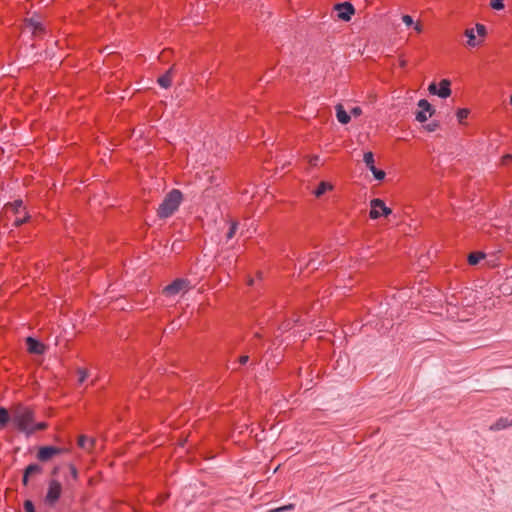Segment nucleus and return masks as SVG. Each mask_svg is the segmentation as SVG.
Listing matches in <instances>:
<instances>
[{
    "label": "nucleus",
    "mask_w": 512,
    "mask_h": 512,
    "mask_svg": "<svg viewBox=\"0 0 512 512\" xmlns=\"http://www.w3.org/2000/svg\"><path fill=\"white\" fill-rule=\"evenodd\" d=\"M336 117L337 120L341 124H348L350 121V115L345 111L344 107L341 104H338L336 107Z\"/></svg>",
    "instance_id": "nucleus-15"
},
{
    "label": "nucleus",
    "mask_w": 512,
    "mask_h": 512,
    "mask_svg": "<svg viewBox=\"0 0 512 512\" xmlns=\"http://www.w3.org/2000/svg\"><path fill=\"white\" fill-rule=\"evenodd\" d=\"M25 471L31 476L33 474H40L42 472V468L38 464H30L26 467Z\"/></svg>",
    "instance_id": "nucleus-24"
},
{
    "label": "nucleus",
    "mask_w": 512,
    "mask_h": 512,
    "mask_svg": "<svg viewBox=\"0 0 512 512\" xmlns=\"http://www.w3.org/2000/svg\"><path fill=\"white\" fill-rule=\"evenodd\" d=\"M413 29L415 30L416 33L420 34L423 32V25L421 22H415L413 24Z\"/></svg>",
    "instance_id": "nucleus-32"
},
{
    "label": "nucleus",
    "mask_w": 512,
    "mask_h": 512,
    "mask_svg": "<svg viewBox=\"0 0 512 512\" xmlns=\"http://www.w3.org/2000/svg\"><path fill=\"white\" fill-rule=\"evenodd\" d=\"M510 104L512 105V95L510 96Z\"/></svg>",
    "instance_id": "nucleus-40"
},
{
    "label": "nucleus",
    "mask_w": 512,
    "mask_h": 512,
    "mask_svg": "<svg viewBox=\"0 0 512 512\" xmlns=\"http://www.w3.org/2000/svg\"><path fill=\"white\" fill-rule=\"evenodd\" d=\"M485 254L483 252H473L468 256V263L470 265L478 264L482 259H484Z\"/></svg>",
    "instance_id": "nucleus-20"
},
{
    "label": "nucleus",
    "mask_w": 512,
    "mask_h": 512,
    "mask_svg": "<svg viewBox=\"0 0 512 512\" xmlns=\"http://www.w3.org/2000/svg\"><path fill=\"white\" fill-rule=\"evenodd\" d=\"M190 289V282L187 279H176L163 289V294L168 297L185 293Z\"/></svg>",
    "instance_id": "nucleus-4"
},
{
    "label": "nucleus",
    "mask_w": 512,
    "mask_h": 512,
    "mask_svg": "<svg viewBox=\"0 0 512 512\" xmlns=\"http://www.w3.org/2000/svg\"><path fill=\"white\" fill-rule=\"evenodd\" d=\"M450 86L451 82L448 79H442L438 85L435 82L429 84L428 91L431 95H437L440 98L446 99L452 93Z\"/></svg>",
    "instance_id": "nucleus-5"
},
{
    "label": "nucleus",
    "mask_w": 512,
    "mask_h": 512,
    "mask_svg": "<svg viewBox=\"0 0 512 512\" xmlns=\"http://www.w3.org/2000/svg\"><path fill=\"white\" fill-rule=\"evenodd\" d=\"M5 213H12L14 215H18L23 213L25 210V207L23 206L22 200H15L11 203H6L4 206Z\"/></svg>",
    "instance_id": "nucleus-12"
},
{
    "label": "nucleus",
    "mask_w": 512,
    "mask_h": 512,
    "mask_svg": "<svg viewBox=\"0 0 512 512\" xmlns=\"http://www.w3.org/2000/svg\"><path fill=\"white\" fill-rule=\"evenodd\" d=\"M77 374L79 384H83L88 377V371L86 369L79 368L77 370Z\"/></svg>",
    "instance_id": "nucleus-28"
},
{
    "label": "nucleus",
    "mask_w": 512,
    "mask_h": 512,
    "mask_svg": "<svg viewBox=\"0 0 512 512\" xmlns=\"http://www.w3.org/2000/svg\"><path fill=\"white\" fill-rule=\"evenodd\" d=\"M369 170L373 173L374 177L377 180L381 181V180H383L385 178L386 174H385V172L383 170H379L375 166L371 167Z\"/></svg>",
    "instance_id": "nucleus-26"
},
{
    "label": "nucleus",
    "mask_w": 512,
    "mask_h": 512,
    "mask_svg": "<svg viewBox=\"0 0 512 512\" xmlns=\"http://www.w3.org/2000/svg\"><path fill=\"white\" fill-rule=\"evenodd\" d=\"M26 345L29 353L41 355L45 352L44 344L32 337L26 339Z\"/></svg>",
    "instance_id": "nucleus-11"
},
{
    "label": "nucleus",
    "mask_w": 512,
    "mask_h": 512,
    "mask_svg": "<svg viewBox=\"0 0 512 512\" xmlns=\"http://www.w3.org/2000/svg\"><path fill=\"white\" fill-rule=\"evenodd\" d=\"M11 421L19 431L27 435L47 428L46 422L35 423L32 409L23 405L13 408Z\"/></svg>",
    "instance_id": "nucleus-1"
},
{
    "label": "nucleus",
    "mask_w": 512,
    "mask_h": 512,
    "mask_svg": "<svg viewBox=\"0 0 512 512\" xmlns=\"http://www.w3.org/2000/svg\"><path fill=\"white\" fill-rule=\"evenodd\" d=\"M429 132H433L435 131L437 128H438V124L433 122V123H430L428 124L426 127H425Z\"/></svg>",
    "instance_id": "nucleus-34"
},
{
    "label": "nucleus",
    "mask_w": 512,
    "mask_h": 512,
    "mask_svg": "<svg viewBox=\"0 0 512 512\" xmlns=\"http://www.w3.org/2000/svg\"><path fill=\"white\" fill-rule=\"evenodd\" d=\"M9 413L7 409L1 407L0 408V429L4 428L7 422L9 421Z\"/></svg>",
    "instance_id": "nucleus-21"
},
{
    "label": "nucleus",
    "mask_w": 512,
    "mask_h": 512,
    "mask_svg": "<svg viewBox=\"0 0 512 512\" xmlns=\"http://www.w3.org/2000/svg\"><path fill=\"white\" fill-rule=\"evenodd\" d=\"M391 213L392 210L385 205L383 200L375 198L370 201L369 216L371 219H378L381 216H388Z\"/></svg>",
    "instance_id": "nucleus-6"
},
{
    "label": "nucleus",
    "mask_w": 512,
    "mask_h": 512,
    "mask_svg": "<svg viewBox=\"0 0 512 512\" xmlns=\"http://www.w3.org/2000/svg\"><path fill=\"white\" fill-rule=\"evenodd\" d=\"M401 19L406 26H413V24L415 23L413 18L407 14L403 15Z\"/></svg>",
    "instance_id": "nucleus-31"
},
{
    "label": "nucleus",
    "mask_w": 512,
    "mask_h": 512,
    "mask_svg": "<svg viewBox=\"0 0 512 512\" xmlns=\"http://www.w3.org/2000/svg\"><path fill=\"white\" fill-rule=\"evenodd\" d=\"M69 469H70V472H71L72 477H73L74 479H76V478H77V476H78V472H77V469L75 468V466H74V465H70V466H69Z\"/></svg>",
    "instance_id": "nucleus-35"
},
{
    "label": "nucleus",
    "mask_w": 512,
    "mask_h": 512,
    "mask_svg": "<svg viewBox=\"0 0 512 512\" xmlns=\"http://www.w3.org/2000/svg\"><path fill=\"white\" fill-rule=\"evenodd\" d=\"M490 1V7L494 10H502L504 9V0H489Z\"/></svg>",
    "instance_id": "nucleus-27"
},
{
    "label": "nucleus",
    "mask_w": 512,
    "mask_h": 512,
    "mask_svg": "<svg viewBox=\"0 0 512 512\" xmlns=\"http://www.w3.org/2000/svg\"><path fill=\"white\" fill-rule=\"evenodd\" d=\"M158 84L167 89L172 84V68H170L164 75L158 78Z\"/></svg>",
    "instance_id": "nucleus-17"
},
{
    "label": "nucleus",
    "mask_w": 512,
    "mask_h": 512,
    "mask_svg": "<svg viewBox=\"0 0 512 512\" xmlns=\"http://www.w3.org/2000/svg\"><path fill=\"white\" fill-rule=\"evenodd\" d=\"M248 359H249V357H248V356H246V355H244V356H241V357L239 358V362H240L241 364H246V363H247V361H248Z\"/></svg>",
    "instance_id": "nucleus-37"
},
{
    "label": "nucleus",
    "mask_w": 512,
    "mask_h": 512,
    "mask_svg": "<svg viewBox=\"0 0 512 512\" xmlns=\"http://www.w3.org/2000/svg\"><path fill=\"white\" fill-rule=\"evenodd\" d=\"M470 111L466 108L458 109L456 116L459 123H463V121L468 117Z\"/></svg>",
    "instance_id": "nucleus-25"
},
{
    "label": "nucleus",
    "mask_w": 512,
    "mask_h": 512,
    "mask_svg": "<svg viewBox=\"0 0 512 512\" xmlns=\"http://www.w3.org/2000/svg\"><path fill=\"white\" fill-rule=\"evenodd\" d=\"M253 284V279H249L248 280V285H252Z\"/></svg>",
    "instance_id": "nucleus-39"
},
{
    "label": "nucleus",
    "mask_w": 512,
    "mask_h": 512,
    "mask_svg": "<svg viewBox=\"0 0 512 512\" xmlns=\"http://www.w3.org/2000/svg\"><path fill=\"white\" fill-rule=\"evenodd\" d=\"M23 507H24V511L25 512H36L35 508H34V504L30 500H26L24 502V506Z\"/></svg>",
    "instance_id": "nucleus-30"
},
{
    "label": "nucleus",
    "mask_w": 512,
    "mask_h": 512,
    "mask_svg": "<svg viewBox=\"0 0 512 512\" xmlns=\"http://www.w3.org/2000/svg\"><path fill=\"white\" fill-rule=\"evenodd\" d=\"M510 426H512L511 420H509L508 418H500L490 427V429L497 431L505 429Z\"/></svg>",
    "instance_id": "nucleus-18"
},
{
    "label": "nucleus",
    "mask_w": 512,
    "mask_h": 512,
    "mask_svg": "<svg viewBox=\"0 0 512 512\" xmlns=\"http://www.w3.org/2000/svg\"><path fill=\"white\" fill-rule=\"evenodd\" d=\"M227 225H228V230L226 232V240L229 241L236 234V231L238 228V223L236 221H228Z\"/></svg>",
    "instance_id": "nucleus-19"
},
{
    "label": "nucleus",
    "mask_w": 512,
    "mask_h": 512,
    "mask_svg": "<svg viewBox=\"0 0 512 512\" xmlns=\"http://www.w3.org/2000/svg\"><path fill=\"white\" fill-rule=\"evenodd\" d=\"M350 113L354 116V117H358L362 114V109L359 107V106H356V107H353L350 111Z\"/></svg>",
    "instance_id": "nucleus-33"
},
{
    "label": "nucleus",
    "mask_w": 512,
    "mask_h": 512,
    "mask_svg": "<svg viewBox=\"0 0 512 512\" xmlns=\"http://www.w3.org/2000/svg\"><path fill=\"white\" fill-rule=\"evenodd\" d=\"M95 444V440L93 438H88L84 435H81L78 438V446L84 450L91 451Z\"/></svg>",
    "instance_id": "nucleus-16"
},
{
    "label": "nucleus",
    "mask_w": 512,
    "mask_h": 512,
    "mask_svg": "<svg viewBox=\"0 0 512 512\" xmlns=\"http://www.w3.org/2000/svg\"><path fill=\"white\" fill-rule=\"evenodd\" d=\"M69 452L67 448H59L54 446H43L40 447L37 453V458L40 461H48L56 455Z\"/></svg>",
    "instance_id": "nucleus-9"
},
{
    "label": "nucleus",
    "mask_w": 512,
    "mask_h": 512,
    "mask_svg": "<svg viewBox=\"0 0 512 512\" xmlns=\"http://www.w3.org/2000/svg\"><path fill=\"white\" fill-rule=\"evenodd\" d=\"M417 106L418 111L416 112L415 118L420 123L426 122L435 113V109L426 99H420Z\"/></svg>",
    "instance_id": "nucleus-8"
},
{
    "label": "nucleus",
    "mask_w": 512,
    "mask_h": 512,
    "mask_svg": "<svg viewBox=\"0 0 512 512\" xmlns=\"http://www.w3.org/2000/svg\"><path fill=\"white\" fill-rule=\"evenodd\" d=\"M406 63H407V62H406V60H405V59H401V60H400V66H401V67H405V66H406Z\"/></svg>",
    "instance_id": "nucleus-38"
},
{
    "label": "nucleus",
    "mask_w": 512,
    "mask_h": 512,
    "mask_svg": "<svg viewBox=\"0 0 512 512\" xmlns=\"http://www.w3.org/2000/svg\"><path fill=\"white\" fill-rule=\"evenodd\" d=\"M293 509H294V504H288V505H284V506H281L278 508L271 509L267 512H284V511H290Z\"/></svg>",
    "instance_id": "nucleus-29"
},
{
    "label": "nucleus",
    "mask_w": 512,
    "mask_h": 512,
    "mask_svg": "<svg viewBox=\"0 0 512 512\" xmlns=\"http://www.w3.org/2000/svg\"><path fill=\"white\" fill-rule=\"evenodd\" d=\"M25 29H28L32 34H37L43 31L41 22L34 18L26 20Z\"/></svg>",
    "instance_id": "nucleus-14"
},
{
    "label": "nucleus",
    "mask_w": 512,
    "mask_h": 512,
    "mask_svg": "<svg viewBox=\"0 0 512 512\" xmlns=\"http://www.w3.org/2000/svg\"><path fill=\"white\" fill-rule=\"evenodd\" d=\"M28 219H29V216L26 211H24L21 214L15 215L14 226L18 227V226L22 225L23 223H25Z\"/></svg>",
    "instance_id": "nucleus-22"
},
{
    "label": "nucleus",
    "mask_w": 512,
    "mask_h": 512,
    "mask_svg": "<svg viewBox=\"0 0 512 512\" xmlns=\"http://www.w3.org/2000/svg\"><path fill=\"white\" fill-rule=\"evenodd\" d=\"M363 161L366 164V166L368 167V169H370L371 167L375 166V164H374V155H373L372 152L364 153Z\"/></svg>",
    "instance_id": "nucleus-23"
},
{
    "label": "nucleus",
    "mask_w": 512,
    "mask_h": 512,
    "mask_svg": "<svg viewBox=\"0 0 512 512\" xmlns=\"http://www.w3.org/2000/svg\"><path fill=\"white\" fill-rule=\"evenodd\" d=\"M62 494V485L57 480H51L48 485V490L45 496V503L54 506L60 499Z\"/></svg>",
    "instance_id": "nucleus-7"
},
{
    "label": "nucleus",
    "mask_w": 512,
    "mask_h": 512,
    "mask_svg": "<svg viewBox=\"0 0 512 512\" xmlns=\"http://www.w3.org/2000/svg\"><path fill=\"white\" fill-rule=\"evenodd\" d=\"M337 16L343 21H349L352 15L355 13L353 5L349 2L340 3L335 6Z\"/></svg>",
    "instance_id": "nucleus-10"
},
{
    "label": "nucleus",
    "mask_w": 512,
    "mask_h": 512,
    "mask_svg": "<svg viewBox=\"0 0 512 512\" xmlns=\"http://www.w3.org/2000/svg\"><path fill=\"white\" fill-rule=\"evenodd\" d=\"M334 189V186L332 183L327 181H321L318 186L313 191V195L316 198H320L323 196L326 192L332 191Z\"/></svg>",
    "instance_id": "nucleus-13"
},
{
    "label": "nucleus",
    "mask_w": 512,
    "mask_h": 512,
    "mask_svg": "<svg viewBox=\"0 0 512 512\" xmlns=\"http://www.w3.org/2000/svg\"><path fill=\"white\" fill-rule=\"evenodd\" d=\"M487 30L485 25L477 23L475 28H467L464 31V35L467 38L466 46L469 48H475L482 45L486 37Z\"/></svg>",
    "instance_id": "nucleus-3"
},
{
    "label": "nucleus",
    "mask_w": 512,
    "mask_h": 512,
    "mask_svg": "<svg viewBox=\"0 0 512 512\" xmlns=\"http://www.w3.org/2000/svg\"><path fill=\"white\" fill-rule=\"evenodd\" d=\"M29 474H27L26 471H24V475H23V479H22V482H23V485L27 486L28 485V479H29Z\"/></svg>",
    "instance_id": "nucleus-36"
},
{
    "label": "nucleus",
    "mask_w": 512,
    "mask_h": 512,
    "mask_svg": "<svg viewBox=\"0 0 512 512\" xmlns=\"http://www.w3.org/2000/svg\"><path fill=\"white\" fill-rule=\"evenodd\" d=\"M183 200L181 191L178 189L171 190L159 205L157 214L160 218L170 217L180 206Z\"/></svg>",
    "instance_id": "nucleus-2"
}]
</instances>
